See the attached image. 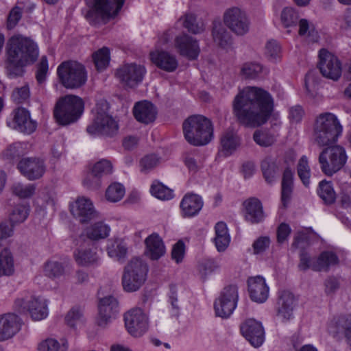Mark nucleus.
Instances as JSON below:
<instances>
[{
  "mask_svg": "<svg viewBox=\"0 0 351 351\" xmlns=\"http://www.w3.org/2000/svg\"><path fill=\"white\" fill-rule=\"evenodd\" d=\"M273 108L271 95L256 86H247L239 90L232 101L233 114L245 127L256 128L265 124Z\"/></svg>",
  "mask_w": 351,
  "mask_h": 351,
  "instance_id": "nucleus-1",
  "label": "nucleus"
},
{
  "mask_svg": "<svg viewBox=\"0 0 351 351\" xmlns=\"http://www.w3.org/2000/svg\"><path fill=\"white\" fill-rule=\"evenodd\" d=\"M39 49L30 37L20 34L12 36L5 46V69L10 78L21 77L24 68L34 64L38 59Z\"/></svg>",
  "mask_w": 351,
  "mask_h": 351,
  "instance_id": "nucleus-2",
  "label": "nucleus"
},
{
  "mask_svg": "<svg viewBox=\"0 0 351 351\" xmlns=\"http://www.w3.org/2000/svg\"><path fill=\"white\" fill-rule=\"evenodd\" d=\"M343 131L337 116L331 112L319 114L313 125V137L319 147H326L335 144Z\"/></svg>",
  "mask_w": 351,
  "mask_h": 351,
  "instance_id": "nucleus-3",
  "label": "nucleus"
},
{
  "mask_svg": "<svg viewBox=\"0 0 351 351\" xmlns=\"http://www.w3.org/2000/svg\"><path fill=\"white\" fill-rule=\"evenodd\" d=\"M186 141L194 146L208 144L213 137V127L210 119L202 115H192L182 124Z\"/></svg>",
  "mask_w": 351,
  "mask_h": 351,
  "instance_id": "nucleus-4",
  "label": "nucleus"
},
{
  "mask_svg": "<svg viewBox=\"0 0 351 351\" xmlns=\"http://www.w3.org/2000/svg\"><path fill=\"white\" fill-rule=\"evenodd\" d=\"M88 10L86 19L91 25L107 23L121 9L124 0H85Z\"/></svg>",
  "mask_w": 351,
  "mask_h": 351,
  "instance_id": "nucleus-5",
  "label": "nucleus"
},
{
  "mask_svg": "<svg viewBox=\"0 0 351 351\" xmlns=\"http://www.w3.org/2000/svg\"><path fill=\"white\" fill-rule=\"evenodd\" d=\"M84 104L82 98L73 95L60 97L54 108L53 116L56 121L67 125L77 121L82 116Z\"/></svg>",
  "mask_w": 351,
  "mask_h": 351,
  "instance_id": "nucleus-6",
  "label": "nucleus"
},
{
  "mask_svg": "<svg viewBox=\"0 0 351 351\" xmlns=\"http://www.w3.org/2000/svg\"><path fill=\"white\" fill-rule=\"evenodd\" d=\"M149 267L141 258L134 257L125 265L121 276L123 289L128 293L137 291L146 281Z\"/></svg>",
  "mask_w": 351,
  "mask_h": 351,
  "instance_id": "nucleus-7",
  "label": "nucleus"
},
{
  "mask_svg": "<svg viewBox=\"0 0 351 351\" xmlns=\"http://www.w3.org/2000/svg\"><path fill=\"white\" fill-rule=\"evenodd\" d=\"M60 82L66 88L75 89L84 86L87 81L85 66L76 61L61 63L57 69Z\"/></svg>",
  "mask_w": 351,
  "mask_h": 351,
  "instance_id": "nucleus-8",
  "label": "nucleus"
},
{
  "mask_svg": "<svg viewBox=\"0 0 351 351\" xmlns=\"http://www.w3.org/2000/svg\"><path fill=\"white\" fill-rule=\"evenodd\" d=\"M326 147L319 154V163L323 173L331 176L344 167L348 157L345 149L340 145Z\"/></svg>",
  "mask_w": 351,
  "mask_h": 351,
  "instance_id": "nucleus-9",
  "label": "nucleus"
},
{
  "mask_svg": "<svg viewBox=\"0 0 351 351\" xmlns=\"http://www.w3.org/2000/svg\"><path fill=\"white\" fill-rule=\"evenodd\" d=\"M285 160L267 156L263 159L261 164V171L264 178L269 184L277 180L279 176L282 174L281 182V204L280 211H282L285 206V169L283 167Z\"/></svg>",
  "mask_w": 351,
  "mask_h": 351,
  "instance_id": "nucleus-10",
  "label": "nucleus"
},
{
  "mask_svg": "<svg viewBox=\"0 0 351 351\" xmlns=\"http://www.w3.org/2000/svg\"><path fill=\"white\" fill-rule=\"evenodd\" d=\"M239 299L238 288L236 285L226 287L220 296L215 300L214 307L216 315L222 318H227L232 314Z\"/></svg>",
  "mask_w": 351,
  "mask_h": 351,
  "instance_id": "nucleus-11",
  "label": "nucleus"
},
{
  "mask_svg": "<svg viewBox=\"0 0 351 351\" xmlns=\"http://www.w3.org/2000/svg\"><path fill=\"white\" fill-rule=\"evenodd\" d=\"M225 25L234 33L243 36L250 29V21L245 11L238 7L227 9L223 14Z\"/></svg>",
  "mask_w": 351,
  "mask_h": 351,
  "instance_id": "nucleus-12",
  "label": "nucleus"
},
{
  "mask_svg": "<svg viewBox=\"0 0 351 351\" xmlns=\"http://www.w3.org/2000/svg\"><path fill=\"white\" fill-rule=\"evenodd\" d=\"M15 306L20 313L28 311L34 320L40 321L48 315L47 301L41 297L32 296L27 301L17 299Z\"/></svg>",
  "mask_w": 351,
  "mask_h": 351,
  "instance_id": "nucleus-13",
  "label": "nucleus"
},
{
  "mask_svg": "<svg viewBox=\"0 0 351 351\" xmlns=\"http://www.w3.org/2000/svg\"><path fill=\"white\" fill-rule=\"evenodd\" d=\"M128 332L135 337L144 335L149 328L148 318L141 308L131 309L124 315Z\"/></svg>",
  "mask_w": 351,
  "mask_h": 351,
  "instance_id": "nucleus-14",
  "label": "nucleus"
},
{
  "mask_svg": "<svg viewBox=\"0 0 351 351\" xmlns=\"http://www.w3.org/2000/svg\"><path fill=\"white\" fill-rule=\"evenodd\" d=\"M319 69L323 76L337 80L341 75V64L337 57L325 49L319 52Z\"/></svg>",
  "mask_w": 351,
  "mask_h": 351,
  "instance_id": "nucleus-15",
  "label": "nucleus"
},
{
  "mask_svg": "<svg viewBox=\"0 0 351 351\" xmlns=\"http://www.w3.org/2000/svg\"><path fill=\"white\" fill-rule=\"evenodd\" d=\"M118 130L117 122L105 112H97L93 124L86 128V131L90 134L98 133L110 137L116 135Z\"/></svg>",
  "mask_w": 351,
  "mask_h": 351,
  "instance_id": "nucleus-16",
  "label": "nucleus"
},
{
  "mask_svg": "<svg viewBox=\"0 0 351 351\" xmlns=\"http://www.w3.org/2000/svg\"><path fill=\"white\" fill-rule=\"evenodd\" d=\"M145 72L141 65L125 64L117 70L116 76L125 86L133 88L142 82Z\"/></svg>",
  "mask_w": 351,
  "mask_h": 351,
  "instance_id": "nucleus-17",
  "label": "nucleus"
},
{
  "mask_svg": "<svg viewBox=\"0 0 351 351\" xmlns=\"http://www.w3.org/2000/svg\"><path fill=\"white\" fill-rule=\"evenodd\" d=\"M242 335L254 348L260 347L265 341V330L261 322L254 319H246L241 324Z\"/></svg>",
  "mask_w": 351,
  "mask_h": 351,
  "instance_id": "nucleus-18",
  "label": "nucleus"
},
{
  "mask_svg": "<svg viewBox=\"0 0 351 351\" xmlns=\"http://www.w3.org/2000/svg\"><path fill=\"white\" fill-rule=\"evenodd\" d=\"M71 212L82 223H88L98 217V213L95 210L92 202L84 197L77 198L71 205Z\"/></svg>",
  "mask_w": 351,
  "mask_h": 351,
  "instance_id": "nucleus-19",
  "label": "nucleus"
},
{
  "mask_svg": "<svg viewBox=\"0 0 351 351\" xmlns=\"http://www.w3.org/2000/svg\"><path fill=\"white\" fill-rule=\"evenodd\" d=\"M20 172L29 180L40 178L46 171L44 161L38 158L21 159L17 165Z\"/></svg>",
  "mask_w": 351,
  "mask_h": 351,
  "instance_id": "nucleus-20",
  "label": "nucleus"
},
{
  "mask_svg": "<svg viewBox=\"0 0 351 351\" xmlns=\"http://www.w3.org/2000/svg\"><path fill=\"white\" fill-rule=\"evenodd\" d=\"M112 165L110 161L102 159L96 162L89 173L84 180L83 184L89 189H98L100 185V178L102 176L111 174Z\"/></svg>",
  "mask_w": 351,
  "mask_h": 351,
  "instance_id": "nucleus-21",
  "label": "nucleus"
},
{
  "mask_svg": "<svg viewBox=\"0 0 351 351\" xmlns=\"http://www.w3.org/2000/svg\"><path fill=\"white\" fill-rule=\"evenodd\" d=\"M119 304L117 300L108 295L99 300L97 323L99 326H105L117 312Z\"/></svg>",
  "mask_w": 351,
  "mask_h": 351,
  "instance_id": "nucleus-22",
  "label": "nucleus"
},
{
  "mask_svg": "<svg viewBox=\"0 0 351 351\" xmlns=\"http://www.w3.org/2000/svg\"><path fill=\"white\" fill-rule=\"evenodd\" d=\"M13 128L27 134L33 133L36 128V121L32 120L28 110L24 108H18L13 112Z\"/></svg>",
  "mask_w": 351,
  "mask_h": 351,
  "instance_id": "nucleus-23",
  "label": "nucleus"
},
{
  "mask_svg": "<svg viewBox=\"0 0 351 351\" xmlns=\"http://www.w3.org/2000/svg\"><path fill=\"white\" fill-rule=\"evenodd\" d=\"M21 319L14 313L0 316V341L12 338L21 330Z\"/></svg>",
  "mask_w": 351,
  "mask_h": 351,
  "instance_id": "nucleus-24",
  "label": "nucleus"
},
{
  "mask_svg": "<svg viewBox=\"0 0 351 351\" xmlns=\"http://www.w3.org/2000/svg\"><path fill=\"white\" fill-rule=\"evenodd\" d=\"M243 215L245 221L250 223H259L264 221L265 215L261 202L255 197L246 199L243 203Z\"/></svg>",
  "mask_w": 351,
  "mask_h": 351,
  "instance_id": "nucleus-25",
  "label": "nucleus"
},
{
  "mask_svg": "<svg viewBox=\"0 0 351 351\" xmlns=\"http://www.w3.org/2000/svg\"><path fill=\"white\" fill-rule=\"evenodd\" d=\"M248 291L252 300L263 303L269 295V287L264 278L260 276L251 277L247 280Z\"/></svg>",
  "mask_w": 351,
  "mask_h": 351,
  "instance_id": "nucleus-26",
  "label": "nucleus"
},
{
  "mask_svg": "<svg viewBox=\"0 0 351 351\" xmlns=\"http://www.w3.org/2000/svg\"><path fill=\"white\" fill-rule=\"evenodd\" d=\"M176 47L180 55L190 60L196 59L200 51L197 40L187 34L176 37Z\"/></svg>",
  "mask_w": 351,
  "mask_h": 351,
  "instance_id": "nucleus-27",
  "label": "nucleus"
},
{
  "mask_svg": "<svg viewBox=\"0 0 351 351\" xmlns=\"http://www.w3.org/2000/svg\"><path fill=\"white\" fill-rule=\"evenodd\" d=\"M149 56L152 63L165 71L173 72L178 68L176 56L167 51L156 50L150 52Z\"/></svg>",
  "mask_w": 351,
  "mask_h": 351,
  "instance_id": "nucleus-28",
  "label": "nucleus"
},
{
  "mask_svg": "<svg viewBox=\"0 0 351 351\" xmlns=\"http://www.w3.org/2000/svg\"><path fill=\"white\" fill-rule=\"evenodd\" d=\"M133 113L138 121L148 124L156 119L157 110L153 104L147 101H143L137 102L134 105Z\"/></svg>",
  "mask_w": 351,
  "mask_h": 351,
  "instance_id": "nucleus-29",
  "label": "nucleus"
},
{
  "mask_svg": "<svg viewBox=\"0 0 351 351\" xmlns=\"http://www.w3.org/2000/svg\"><path fill=\"white\" fill-rule=\"evenodd\" d=\"M204 202L201 196L194 194H186L180 202V208L184 217H193L202 208Z\"/></svg>",
  "mask_w": 351,
  "mask_h": 351,
  "instance_id": "nucleus-30",
  "label": "nucleus"
},
{
  "mask_svg": "<svg viewBox=\"0 0 351 351\" xmlns=\"http://www.w3.org/2000/svg\"><path fill=\"white\" fill-rule=\"evenodd\" d=\"M146 254L152 260H158L165 254V247L162 239L156 233L146 238Z\"/></svg>",
  "mask_w": 351,
  "mask_h": 351,
  "instance_id": "nucleus-31",
  "label": "nucleus"
},
{
  "mask_svg": "<svg viewBox=\"0 0 351 351\" xmlns=\"http://www.w3.org/2000/svg\"><path fill=\"white\" fill-rule=\"evenodd\" d=\"M328 330L333 335L340 331H343L346 342L351 348V318L347 316H340L334 319L328 326Z\"/></svg>",
  "mask_w": 351,
  "mask_h": 351,
  "instance_id": "nucleus-32",
  "label": "nucleus"
},
{
  "mask_svg": "<svg viewBox=\"0 0 351 351\" xmlns=\"http://www.w3.org/2000/svg\"><path fill=\"white\" fill-rule=\"evenodd\" d=\"M221 152L228 156L232 154L239 146L240 139L238 135L232 130L225 131L220 139Z\"/></svg>",
  "mask_w": 351,
  "mask_h": 351,
  "instance_id": "nucleus-33",
  "label": "nucleus"
},
{
  "mask_svg": "<svg viewBox=\"0 0 351 351\" xmlns=\"http://www.w3.org/2000/svg\"><path fill=\"white\" fill-rule=\"evenodd\" d=\"M338 256L332 252L324 251L316 258L313 270L315 271H328L330 267L337 265Z\"/></svg>",
  "mask_w": 351,
  "mask_h": 351,
  "instance_id": "nucleus-34",
  "label": "nucleus"
},
{
  "mask_svg": "<svg viewBox=\"0 0 351 351\" xmlns=\"http://www.w3.org/2000/svg\"><path fill=\"white\" fill-rule=\"evenodd\" d=\"M74 258L77 264L82 267L97 265L99 257L92 249H79L74 252Z\"/></svg>",
  "mask_w": 351,
  "mask_h": 351,
  "instance_id": "nucleus-35",
  "label": "nucleus"
},
{
  "mask_svg": "<svg viewBox=\"0 0 351 351\" xmlns=\"http://www.w3.org/2000/svg\"><path fill=\"white\" fill-rule=\"evenodd\" d=\"M43 274L51 280L59 279L66 274V267L63 263L48 260L43 265Z\"/></svg>",
  "mask_w": 351,
  "mask_h": 351,
  "instance_id": "nucleus-36",
  "label": "nucleus"
},
{
  "mask_svg": "<svg viewBox=\"0 0 351 351\" xmlns=\"http://www.w3.org/2000/svg\"><path fill=\"white\" fill-rule=\"evenodd\" d=\"M110 232V227L103 221H98L86 229V237L93 241L107 238Z\"/></svg>",
  "mask_w": 351,
  "mask_h": 351,
  "instance_id": "nucleus-37",
  "label": "nucleus"
},
{
  "mask_svg": "<svg viewBox=\"0 0 351 351\" xmlns=\"http://www.w3.org/2000/svg\"><path fill=\"white\" fill-rule=\"evenodd\" d=\"M215 243L218 251L223 252L228 246L230 241L228 228L224 222L217 223L215 227Z\"/></svg>",
  "mask_w": 351,
  "mask_h": 351,
  "instance_id": "nucleus-38",
  "label": "nucleus"
},
{
  "mask_svg": "<svg viewBox=\"0 0 351 351\" xmlns=\"http://www.w3.org/2000/svg\"><path fill=\"white\" fill-rule=\"evenodd\" d=\"M37 349L38 351H64L69 349V343L65 338L58 340L49 337L39 342Z\"/></svg>",
  "mask_w": 351,
  "mask_h": 351,
  "instance_id": "nucleus-39",
  "label": "nucleus"
},
{
  "mask_svg": "<svg viewBox=\"0 0 351 351\" xmlns=\"http://www.w3.org/2000/svg\"><path fill=\"white\" fill-rule=\"evenodd\" d=\"M14 273V259L11 252L4 248L0 252V277L10 276Z\"/></svg>",
  "mask_w": 351,
  "mask_h": 351,
  "instance_id": "nucleus-40",
  "label": "nucleus"
},
{
  "mask_svg": "<svg viewBox=\"0 0 351 351\" xmlns=\"http://www.w3.org/2000/svg\"><path fill=\"white\" fill-rule=\"evenodd\" d=\"M214 42L222 48H228L232 43V36L221 24L215 25L213 29Z\"/></svg>",
  "mask_w": 351,
  "mask_h": 351,
  "instance_id": "nucleus-41",
  "label": "nucleus"
},
{
  "mask_svg": "<svg viewBox=\"0 0 351 351\" xmlns=\"http://www.w3.org/2000/svg\"><path fill=\"white\" fill-rule=\"evenodd\" d=\"M305 111L300 105L291 106L288 111V119L291 125L289 133L293 136L298 134L297 125L302 122Z\"/></svg>",
  "mask_w": 351,
  "mask_h": 351,
  "instance_id": "nucleus-42",
  "label": "nucleus"
},
{
  "mask_svg": "<svg viewBox=\"0 0 351 351\" xmlns=\"http://www.w3.org/2000/svg\"><path fill=\"white\" fill-rule=\"evenodd\" d=\"M317 194L326 204H332L335 202L336 193L331 182L321 181L319 183Z\"/></svg>",
  "mask_w": 351,
  "mask_h": 351,
  "instance_id": "nucleus-43",
  "label": "nucleus"
},
{
  "mask_svg": "<svg viewBox=\"0 0 351 351\" xmlns=\"http://www.w3.org/2000/svg\"><path fill=\"white\" fill-rule=\"evenodd\" d=\"M298 25V34L300 36H306L308 41L311 43L318 42L319 38V34L317 31L315 30L313 25L307 19H302L299 20Z\"/></svg>",
  "mask_w": 351,
  "mask_h": 351,
  "instance_id": "nucleus-44",
  "label": "nucleus"
},
{
  "mask_svg": "<svg viewBox=\"0 0 351 351\" xmlns=\"http://www.w3.org/2000/svg\"><path fill=\"white\" fill-rule=\"evenodd\" d=\"M183 26L191 33L194 34H201L205 29L204 24L201 21H197L194 14L186 13L183 19Z\"/></svg>",
  "mask_w": 351,
  "mask_h": 351,
  "instance_id": "nucleus-45",
  "label": "nucleus"
},
{
  "mask_svg": "<svg viewBox=\"0 0 351 351\" xmlns=\"http://www.w3.org/2000/svg\"><path fill=\"white\" fill-rule=\"evenodd\" d=\"M106 250L109 256L117 258L118 260L125 258L127 254L125 245L119 239L109 241Z\"/></svg>",
  "mask_w": 351,
  "mask_h": 351,
  "instance_id": "nucleus-46",
  "label": "nucleus"
},
{
  "mask_svg": "<svg viewBox=\"0 0 351 351\" xmlns=\"http://www.w3.org/2000/svg\"><path fill=\"white\" fill-rule=\"evenodd\" d=\"M297 173L302 184L306 187H308L310 184L311 169L306 156H302L299 160L297 166Z\"/></svg>",
  "mask_w": 351,
  "mask_h": 351,
  "instance_id": "nucleus-47",
  "label": "nucleus"
},
{
  "mask_svg": "<svg viewBox=\"0 0 351 351\" xmlns=\"http://www.w3.org/2000/svg\"><path fill=\"white\" fill-rule=\"evenodd\" d=\"M29 208L25 205L16 206L10 214L9 223L14 226L15 224L24 222L29 215Z\"/></svg>",
  "mask_w": 351,
  "mask_h": 351,
  "instance_id": "nucleus-48",
  "label": "nucleus"
},
{
  "mask_svg": "<svg viewBox=\"0 0 351 351\" xmlns=\"http://www.w3.org/2000/svg\"><path fill=\"white\" fill-rule=\"evenodd\" d=\"M125 193V187L120 183L115 182L107 188L106 197L109 202H117L123 197Z\"/></svg>",
  "mask_w": 351,
  "mask_h": 351,
  "instance_id": "nucleus-49",
  "label": "nucleus"
},
{
  "mask_svg": "<svg viewBox=\"0 0 351 351\" xmlns=\"http://www.w3.org/2000/svg\"><path fill=\"white\" fill-rule=\"evenodd\" d=\"M93 61L98 71L105 69L110 62V51L107 47H103L93 55Z\"/></svg>",
  "mask_w": 351,
  "mask_h": 351,
  "instance_id": "nucleus-50",
  "label": "nucleus"
},
{
  "mask_svg": "<svg viewBox=\"0 0 351 351\" xmlns=\"http://www.w3.org/2000/svg\"><path fill=\"white\" fill-rule=\"evenodd\" d=\"M265 55L271 62H277L282 58L281 47L275 40H269L265 47Z\"/></svg>",
  "mask_w": 351,
  "mask_h": 351,
  "instance_id": "nucleus-51",
  "label": "nucleus"
},
{
  "mask_svg": "<svg viewBox=\"0 0 351 351\" xmlns=\"http://www.w3.org/2000/svg\"><path fill=\"white\" fill-rule=\"evenodd\" d=\"M84 321L83 310L79 306L73 307L65 316V322L70 327H75Z\"/></svg>",
  "mask_w": 351,
  "mask_h": 351,
  "instance_id": "nucleus-52",
  "label": "nucleus"
},
{
  "mask_svg": "<svg viewBox=\"0 0 351 351\" xmlns=\"http://www.w3.org/2000/svg\"><path fill=\"white\" fill-rule=\"evenodd\" d=\"M263 71V66L256 62L244 63L241 69V75L245 79H256Z\"/></svg>",
  "mask_w": 351,
  "mask_h": 351,
  "instance_id": "nucleus-53",
  "label": "nucleus"
},
{
  "mask_svg": "<svg viewBox=\"0 0 351 351\" xmlns=\"http://www.w3.org/2000/svg\"><path fill=\"white\" fill-rule=\"evenodd\" d=\"M150 192L154 197L162 200L171 199L173 197V191L159 182L152 184Z\"/></svg>",
  "mask_w": 351,
  "mask_h": 351,
  "instance_id": "nucleus-54",
  "label": "nucleus"
},
{
  "mask_svg": "<svg viewBox=\"0 0 351 351\" xmlns=\"http://www.w3.org/2000/svg\"><path fill=\"white\" fill-rule=\"evenodd\" d=\"M12 193L20 198H29L32 197L36 191V186L33 184L24 185L21 183H15L12 186Z\"/></svg>",
  "mask_w": 351,
  "mask_h": 351,
  "instance_id": "nucleus-55",
  "label": "nucleus"
},
{
  "mask_svg": "<svg viewBox=\"0 0 351 351\" xmlns=\"http://www.w3.org/2000/svg\"><path fill=\"white\" fill-rule=\"evenodd\" d=\"M253 139L256 144L261 147H269L272 145L276 139L274 135L261 130H256L253 134Z\"/></svg>",
  "mask_w": 351,
  "mask_h": 351,
  "instance_id": "nucleus-56",
  "label": "nucleus"
},
{
  "mask_svg": "<svg viewBox=\"0 0 351 351\" xmlns=\"http://www.w3.org/2000/svg\"><path fill=\"white\" fill-rule=\"evenodd\" d=\"M160 162V158L155 154H149L140 160L141 171L147 173L156 167Z\"/></svg>",
  "mask_w": 351,
  "mask_h": 351,
  "instance_id": "nucleus-57",
  "label": "nucleus"
},
{
  "mask_svg": "<svg viewBox=\"0 0 351 351\" xmlns=\"http://www.w3.org/2000/svg\"><path fill=\"white\" fill-rule=\"evenodd\" d=\"M23 14V9L19 6H14L9 12L7 19V28L14 29L21 20Z\"/></svg>",
  "mask_w": 351,
  "mask_h": 351,
  "instance_id": "nucleus-58",
  "label": "nucleus"
},
{
  "mask_svg": "<svg viewBox=\"0 0 351 351\" xmlns=\"http://www.w3.org/2000/svg\"><path fill=\"white\" fill-rule=\"evenodd\" d=\"M48 72V60L46 56H43L37 66L36 74V80L39 84L45 81L47 73Z\"/></svg>",
  "mask_w": 351,
  "mask_h": 351,
  "instance_id": "nucleus-59",
  "label": "nucleus"
},
{
  "mask_svg": "<svg viewBox=\"0 0 351 351\" xmlns=\"http://www.w3.org/2000/svg\"><path fill=\"white\" fill-rule=\"evenodd\" d=\"M29 97V90L27 86L16 88L12 94L13 101L16 104L26 101Z\"/></svg>",
  "mask_w": 351,
  "mask_h": 351,
  "instance_id": "nucleus-60",
  "label": "nucleus"
},
{
  "mask_svg": "<svg viewBox=\"0 0 351 351\" xmlns=\"http://www.w3.org/2000/svg\"><path fill=\"white\" fill-rule=\"evenodd\" d=\"M316 258H311L305 251H302L300 254V263L298 267L300 270L306 271L308 269L313 270V266L315 263Z\"/></svg>",
  "mask_w": 351,
  "mask_h": 351,
  "instance_id": "nucleus-61",
  "label": "nucleus"
},
{
  "mask_svg": "<svg viewBox=\"0 0 351 351\" xmlns=\"http://www.w3.org/2000/svg\"><path fill=\"white\" fill-rule=\"evenodd\" d=\"M270 245V239L269 237H260L253 243L252 247L254 253L258 254L264 252Z\"/></svg>",
  "mask_w": 351,
  "mask_h": 351,
  "instance_id": "nucleus-62",
  "label": "nucleus"
},
{
  "mask_svg": "<svg viewBox=\"0 0 351 351\" xmlns=\"http://www.w3.org/2000/svg\"><path fill=\"white\" fill-rule=\"evenodd\" d=\"M275 308L276 311V316L281 318L283 321L285 319V295L284 291L278 292Z\"/></svg>",
  "mask_w": 351,
  "mask_h": 351,
  "instance_id": "nucleus-63",
  "label": "nucleus"
},
{
  "mask_svg": "<svg viewBox=\"0 0 351 351\" xmlns=\"http://www.w3.org/2000/svg\"><path fill=\"white\" fill-rule=\"evenodd\" d=\"M185 251V245L183 241H178L173 247L171 251V257L177 263L181 262L183 259Z\"/></svg>",
  "mask_w": 351,
  "mask_h": 351,
  "instance_id": "nucleus-64",
  "label": "nucleus"
}]
</instances>
